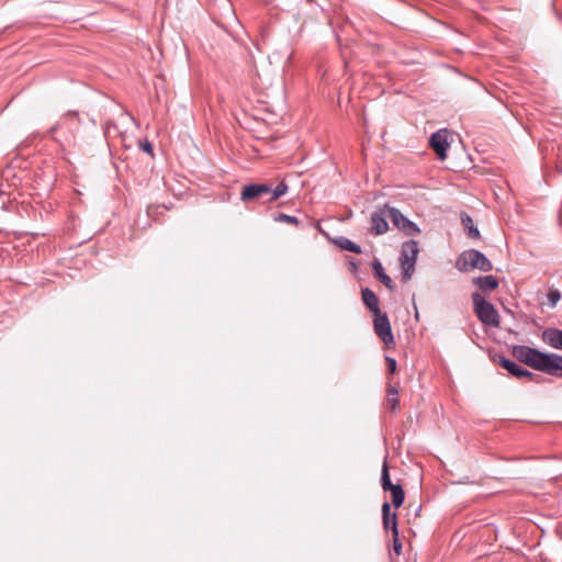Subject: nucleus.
I'll use <instances>...</instances> for the list:
<instances>
[{"mask_svg": "<svg viewBox=\"0 0 562 562\" xmlns=\"http://www.w3.org/2000/svg\"><path fill=\"white\" fill-rule=\"evenodd\" d=\"M512 355L519 362L537 371L562 378V356L560 355L542 352L525 345L513 346Z\"/></svg>", "mask_w": 562, "mask_h": 562, "instance_id": "obj_1", "label": "nucleus"}, {"mask_svg": "<svg viewBox=\"0 0 562 562\" xmlns=\"http://www.w3.org/2000/svg\"><path fill=\"white\" fill-rule=\"evenodd\" d=\"M456 267L461 272L479 269L488 272L493 269L491 260L476 249H469L461 252L456 261Z\"/></svg>", "mask_w": 562, "mask_h": 562, "instance_id": "obj_2", "label": "nucleus"}, {"mask_svg": "<svg viewBox=\"0 0 562 562\" xmlns=\"http://www.w3.org/2000/svg\"><path fill=\"white\" fill-rule=\"evenodd\" d=\"M472 301L474 312L482 324L492 327L499 326V314L492 303L477 292L472 294Z\"/></svg>", "mask_w": 562, "mask_h": 562, "instance_id": "obj_3", "label": "nucleus"}, {"mask_svg": "<svg viewBox=\"0 0 562 562\" xmlns=\"http://www.w3.org/2000/svg\"><path fill=\"white\" fill-rule=\"evenodd\" d=\"M419 252L418 243L416 240H408L403 243L400 256V263L402 270V280L407 282L411 280L414 271L417 255Z\"/></svg>", "mask_w": 562, "mask_h": 562, "instance_id": "obj_4", "label": "nucleus"}, {"mask_svg": "<svg viewBox=\"0 0 562 562\" xmlns=\"http://www.w3.org/2000/svg\"><path fill=\"white\" fill-rule=\"evenodd\" d=\"M381 486L383 491L391 493L392 505L395 508H398L403 505L405 501V492L401 484H393L390 479L389 464L385 459L382 464L381 470Z\"/></svg>", "mask_w": 562, "mask_h": 562, "instance_id": "obj_5", "label": "nucleus"}, {"mask_svg": "<svg viewBox=\"0 0 562 562\" xmlns=\"http://www.w3.org/2000/svg\"><path fill=\"white\" fill-rule=\"evenodd\" d=\"M373 327L376 336L386 345H394V336L386 313L379 312L373 315Z\"/></svg>", "mask_w": 562, "mask_h": 562, "instance_id": "obj_6", "label": "nucleus"}, {"mask_svg": "<svg viewBox=\"0 0 562 562\" xmlns=\"http://www.w3.org/2000/svg\"><path fill=\"white\" fill-rule=\"evenodd\" d=\"M389 217L393 225L402 231L407 236H414L419 234L420 229L416 223L406 218L402 212L395 207L389 209Z\"/></svg>", "mask_w": 562, "mask_h": 562, "instance_id": "obj_7", "label": "nucleus"}, {"mask_svg": "<svg viewBox=\"0 0 562 562\" xmlns=\"http://www.w3.org/2000/svg\"><path fill=\"white\" fill-rule=\"evenodd\" d=\"M392 206L384 204L371 214V232L374 235H382L389 231L387 218H390L389 209Z\"/></svg>", "mask_w": 562, "mask_h": 562, "instance_id": "obj_8", "label": "nucleus"}, {"mask_svg": "<svg viewBox=\"0 0 562 562\" xmlns=\"http://www.w3.org/2000/svg\"><path fill=\"white\" fill-rule=\"evenodd\" d=\"M270 192L271 187L266 183H251L244 187L240 193V200L248 202L255 199H259L265 194H269Z\"/></svg>", "mask_w": 562, "mask_h": 562, "instance_id": "obj_9", "label": "nucleus"}, {"mask_svg": "<svg viewBox=\"0 0 562 562\" xmlns=\"http://www.w3.org/2000/svg\"><path fill=\"white\" fill-rule=\"evenodd\" d=\"M371 266H372V271H373L374 277L381 283H383L389 290L393 291L394 290V282L390 278V276L385 273L384 268H383L381 261L378 258H374L372 263H371Z\"/></svg>", "mask_w": 562, "mask_h": 562, "instance_id": "obj_10", "label": "nucleus"}, {"mask_svg": "<svg viewBox=\"0 0 562 562\" xmlns=\"http://www.w3.org/2000/svg\"><path fill=\"white\" fill-rule=\"evenodd\" d=\"M542 340L554 349L562 350V330L548 328L542 333Z\"/></svg>", "mask_w": 562, "mask_h": 562, "instance_id": "obj_11", "label": "nucleus"}, {"mask_svg": "<svg viewBox=\"0 0 562 562\" xmlns=\"http://www.w3.org/2000/svg\"><path fill=\"white\" fill-rule=\"evenodd\" d=\"M494 361L502 367L503 369L507 370L509 374L513 376L518 378V374H525L522 372V367L518 366L515 361L506 358L503 355H496L494 357Z\"/></svg>", "mask_w": 562, "mask_h": 562, "instance_id": "obj_12", "label": "nucleus"}, {"mask_svg": "<svg viewBox=\"0 0 562 562\" xmlns=\"http://www.w3.org/2000/svg\"><path fill=\"white\" fill-rule=\"evenodd\" d=\"M363 304L372 312V315L381 312L376 294L369 288L361 290Z\"/></svg>", "mask_w": 562, "mask_h": 562, "instance_id": "obj_13", "label": "nucleus"}, {"mask_svg": "<svg viewBox=\"0 0 562 562\" xmlns=\"http://www.w3.org/2000/svg\"><path fill=\"white\" fill-rule=\"evenodd\" d=\"M473 283L483 292L493 291L498 288V279L492 274L480 276L473 279Z\"/></svg>", "mask_w": 562, "mask_h": 562, "instance_id": "obj_14", "label": "nucleus"}, {"mask_svg": "<svg viewBox=\"0 0 562 562\" xmlns=\"http://www.w3.org/2000/svg\"><path fill=\"white\" fill-rule=\"evenodd\" d=\"M397 524V515L396 513H391V504L389 502H384L382 504V524L385 531L391 530L393 532V524Z\"/></svg>", "mask_w": 562, "mask_h": 562, "instance_id": "obj_15", "label": "nucleus"}, {"mask_svg": "<svg viewBox=\"0 0 562 562\" xmlns=\"http://www.w3.org/2000/svg\"><path fill=\"white\" fill-rule=\"evenodd\" d=\"M385 406L394 413L400 409L398 387L396 385H387Z\"/></svg>", "mask_w": 562, "mask_h": 562, "instance_id": "obj_16", "label": "nucleus"}, {"mask_svg": "<svg viewBox=\"0 0 562 562\" xmlns=\"http://www.w3.org/2000/svg\"><path fill=\"white\" fill-rule=\"evenodd\" d=\"M461 223L467 229L468 237L471 239H479L481 237L479 228L474 225L472 217L465 213H461Z\"/></svg>", "mask_w": 562, "mask_h": 562, "instance_id": "obj_17", "label": "nucleus"}, {"mask_svg": "<svg viewBox=\"0 0 562 562\" xmlns=\"http://www.w3.org/2000/svg\"><path fill=\"white\" fill-rule=\"evenodd\" d=\"M454 136L462 140L458 133H454L448 128H440L432 133L428 140H453Z\"/></svg>", "mask_w": 562, "mask_h": 562, "instance_id": "obj_18", "label": "nucleus"}, {"mask_svg": "<svg viewBox=\"0 0 562 562\" xmlns=\"http://www.w3.org/2000/svg\"><path fill=\"white\" fill-rule=\"evenodd\" d=\"M336 245L340 247L344 250H348L355 254H361L362 249L361 247L353 243L352 240L348 239L347 237H339L336 239Z\"/></svg>", "mask_w": 562, "mask_h": 562, "instance_id": "obj_19", "label": "nucleus"}, {"mask_svg": "<svg viewBox=\"0 0 562 562\" xmlns=\"http://www.w3.org/2000/svg\"><path fill=\"white\" fill-rule=\"evenodd\" d=\"M104 137L108 140L115 139L117 137H122L123 140L125 138L124 134L119 130L117 125L112 124V123L105 125Z\"/></svg>", "mask_w": 562, "mask_h": 562, "instance_id": "obj_20", "label": "nucleus"}, {"mask_svg": "<svg viewBox=\"0 0 562 562\" xmlns=\"http://www.w3.org/2000/svg\"><path fill=\"white\" fill-rule=\"evenodd\" d=\"M450 144L451 143H429V146L434 149L440 160H445Z\"/></svg>", "mask_w": 562, "mask_h": 562, "instance_id": "obj_21", "label": "nucleus"}, {"mask_svg": "<svg viewBox=\"0 0 562 562\" xmlns=\"http://www.w3.org/2000/svg\"><path fill=\"white\" fill-rule=\"evenodd\" d=\"M288 191V184L284 181H281L274 189H271L269 194V202H273L278 200L280 196L284 195Z\"/></svg>", "mask_w": 562, "mask_h": 562, "instance_id": "obj_22", "label": "nucleus"}, {"mask_svg": "<svg viewBox=\"0 0 562 562\" xmlns=\"http://www.w3.org/2000/svg\"><path fill=\"white\" fill-rule=\"evenodd\" d=\"M392 540H393V550L397 555H400L402 553V542H401L400 536H398V525L395 522L393 524Z\"/></svg>", "mask_w": 562, "mask_h": 562, "instance_id": "obj_23", "label": "nucleus"}, {"mask_svg": "<svg viewBox=\"0 0 562 562\" xmlns=\"http://www.w3.org/2000/svg\"><path fill=\"white\" fill-rule=\"evenodd\" d=\"M273 220L276 222H284L286 224H291V225H294V226H299L300 225V220L295 216H292V215H288V214H284V213H278Z\"/></svg>", "mask_w": 562, "mask_h": 562, "instance_id": "obj_24", "label": "nucleus"}, {"mask_svg": "<svg viewBox=\"0 0 562 562\" xmlns=\"http://www.w3.org/2000/svg\"><path fill=\"white\" fill-rule=\"evenodd\" d=\"M547 297L550 307H555L558 302L561 300V292L558 289H550Z\"/></svg>", "mask_w": 562, "mask_h": 562, "instance_id": "obj_25", "label": "nucleus"}, {"mask_svg": "<svg viewBox=\"0 0 562 562\" xmlns=\"http://www.w3.org/2000/svg\"><path fill=\"white\" fill-rule=\"evenodd\" d=\"M522 372H524L525 374H518V378H519V379H520V378H527V379H529L530 381H533V382H536V383H540V382L542 381V376H541V375L536 374V373H533V372H531V371H529V370H527V369H524V368H522Z\"/></svg>", "mask_w": 562, "mask_h": 562, "instance_id": "obj_26", "label": "nucleus"}, {"mask_svg": "<svg viewBox=\"0 0 562 562\" xmlns=\"http://www.w3.org/2000/svg\"><path fill=\"white\" fill-rule=\"evenodd\" d=\"M137 147L139 150L148 154L150 157H154L153 143H137Z\"/></svg>", "mask_w": 562, "mask_h": 562, "instance_id": "obj_27", "label": "nucleus"}, {"mask_svg": "<svg viewBox=\"0 0 562 562\" xmlns=\"http://www.w3.org/2000/svg\"><path fill=\"white\" fill-rule=\"evenodd\" d=\"M385 361H386L389 372L394 373L396 371V367H397L396 360L392 357H386Z\"/></svg>", "mask_w": 562, "mask_h": 562, "instance_id": "obj_28", "label": "nucleus"}, {"mask_svg": "<svg viewBox=\"0 0 562 562\" xmlns=\"http://www.w3.org/2000/svg\"><path fill=\"white\" fill-rule=\"evenodd\" d=\"M358 267H359V266H358V261H357V260H352V261H350V269H351L352 271H357V270H358Z\"/></svg>", "mask_w": 562, "mask_h": 562, "instance_id": "obj_29", "label": "nucleus"}, {"mask_svg": "<svg viewBox=\"0 0 562 562\" xmlns=\"http://www.w3.org/2000/svg\"><path fill=\"white\" fill-rule=\"evenodd\" d=\"M539 150L541 151V154H544V148L541 146V143H539Z\"/></svg>", "mask_w": 562, "mask_h": 562, "instance_id": "obj_30", "label": "nucleus"}, {"mask_svg": "<svg viewBox=\"0 0 562 562\" xmlns=\"http://www.w3.org/2000/svg\"><path fill=\"white\" fill-rule=\"evenodd\" d=\"M68 115L76 116V115H77V112L68 113Z\"/></svg>", "mask_w": 562, "mask_h": 562, "instance_id": "obj_31", "label": "nucleus"}, {"mask_svg": "<svg viewBox=\"0 0 562 562\" xmlns=\"http://www.w3.org/2000/svg\"><path fill=\"white\" fill-rule=\"evenodd\" d=\"M307 1H308L310 3H313V2H315V0H307Z\"/></svg>", "mask_w": 562, "mask_h": 562, "instance_id": "obj_32", "label": "nucleus"}]
</instances>
